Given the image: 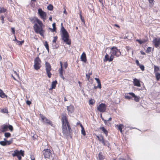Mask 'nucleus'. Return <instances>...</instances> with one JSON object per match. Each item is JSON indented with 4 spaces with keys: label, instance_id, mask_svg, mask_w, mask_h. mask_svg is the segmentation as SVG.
<instances>
[{
    "label": "nucleus",
    "instance_id": "nucleus-15",
    "mask_svg": "<svg viewBox=\"0 0 160 160\" xmlns=\"http://www.w3.org/2000/svg\"><path fill=\"white\" fill-rule=\"evenodd\" d=\"M67 109L68 112L72 113L74 111V107L72 105H70L69 106H67Z\"/></svg>",
    "mask_w": 160,
    "mask_h": 160
},
{
    "label": "nucleus",
    "instance_id": "nucleus-48",
    "mask_svg": "<svg viewBox=\"0 0 160 160\" xmlns=\"http://www.w3.org/2000/svg\"><path fill=\"white\" fill-rule=\"evenodd\" d=\"M26 103L28 105H30L31 104V102L29 100L27 101Z\"/></svg>",
    "mask_w": 160,
    "mask_h": 160
},
{
    "label": "nucleus",
    "instance_id": "nucleus-59",
    "mask_svg": "<svg viewBox=\"0 0 160 160\" xmlns=\"http://www.w3.org/2000/svg\"><path fill=\"white\" fill-rule=\"evenodd\" d=\"M63 79H64V78L63 76V74L62 75H59Z\"/></svg>",
    "mask_w": 160,
    "mask_h": 160
},
{
    "label": "nucleus",
    "instance_id": "nucleus-50",
    "mask_svg": "<svg viewBox=\"0 0 160 160\" xmlns=\"http://www.w3.org/2000/svg\"><path fill=\"white\" fill-rule=\"evenodd\" d=\"M105 144H106V146L108 147L110 145V144L107 141H105Z\"/></svg>",
    "mask_w": 160,
    "mask_h": 160
},
{
    "label": "nucleus",
    "instance_id": "nucleus-39",
    "mask_svg": "<svg viewBox=\"0 0 160 160\" xmlns=\"http://www.w3.org/2000/svg\"><path fill=\"white\" fill-rule=\"evenodd\" d=\"M138 66L142 71L144 70V66L143 65L140 64Z\"/></svg>",
    "mask_w": 160,
    "mask_h": 160
},
{
    "label": "nucleus",
    "instance_id": "nucleus-20",
    "mask_svg": "<svg viewBox=\"0 0 160 160\" xmlns=\"http://www.w3.org/2000/svg\"><path fill=\"white\" fill-rule=\"evenodd\" d=\"M95 79L96 80L98 84V88L100 89L101 88V85L99 79L98 78H95Z\"/></svg>",
    "mask_w": 160,
    "mask_h": 160
},
{
    "label": "nucleus",
    "instance_id": "nucleus-14",
    "mask_svg": "<svg viewBox=\"0 0 160 160\" xmlns=\"http://www.w3.org/2000/svg\"><path fill=\"white\" fill-rule=\"evenodd\" d=\"M129 94L132 96L134 98V100L136 102H138L140 100V98L139 96H136L135 94L133 92H129Z\"/></svg>",
    "mask_w": 160,
    "mask_h": 160
},
{
    "label": "nucleus",
    "instance_id": "nucleus-12",
    "mask_svg": "<svg viewBox=\"0 0 160 160\" xmlns=\"http://www.w3.org/2000/svg\"><path fill=\"white\" fill-rule=\"evenodd\" d=\"M43 154L45 158H49L50 155L51 154V151L49 149L44 150L43 151Z\"/></svg>",
    "mask_w": 160,
    "mask_h": 160
},
{
    "label": "nucleus",
    "instance_id": "nucleus-33",
    "mask_svg": "<svg viewBox=\"0 0 160 160\" xmlns=\"http://www.w3.org/2000/svg\"><path fill=\"white\" fill-rule=\"evenodd\" d=\"M79 15H80V19H81V21L82 22H83L84 23H85V21H84V19L82 18V15L81 14V11L80 12V13L79 14Z\"/></svg>",
    "mask_w": 160,
    "mask_h": 160
},
{
    "label": "nucleus",
    "instance_id": "nucleus-34",
    "mask_svg": "<svg viewBox=\"0 0 160 160\" xmlns=\"http://www.w3.org/2000/svg\"><path fill=\"white\" fill-rule=\"evenodd\" d=\"M98 140L101 142H102L104 140L103 137L102 135H100V138L98 139Z\"/></svg>",
    "mask_w": 160,
    "mask_h": 160
},
{
    "label": "nucleus",
    "instance_id": "nucleus-30",
    "mask_svg": "<svg viewBox=\"0 0 160 160\" xmlns=\"http://www.w3.org/2000/svg\"><path fill=\"white\" fill-rule=\"evenodd\" d=\"M0 144L2 146H5L7 145L6 141H1L0 142Z\"/></svg>",
    "mask_w": 160,
    "mask_h": 160
},
{
    "label": "nucleus",
    "instance_id": "nucleus-9",
    "mask_svg": "<svg viewBox=\"0 0 160 160\" xmlns=\"http://www.w3.org/2000/svg\"><path fill=\"white\" fill-rule=\"evenodd\" d=\"M40 116L42 120L44 123L48 124L50 125L51 126H52L53 124L51 121L48 119L46 117L44 116L42 114H40Z\"/></svg>",
    "mask_w": 160,
    "mask_h": 160
},
{
    "label": "nucleus",
    "instance_id": "nucleus-11",
    "mask_svg": "<svg viewBox=\"0 0 160 160\" xmlns=\"http://www.w3.org/2000/svg\"><path fill=\"white\" fill-rule=\"evenodd\" d=\"M38 13L42 19L43 20L46 19V13L43 11L41 8H39L38 10Z\"/></svg>",
    "mask_w": 160,
    "mask_h": 160
},
{
    "label": "nucleus",
    "instance_id": "nucleus-57",
    "mask_svg": "<svg viewBox=\"0 0 160 160\" xmlns=\"http://www.w3.org/2000/svg\"><path fill=\"white\" fill-rule=\"evenodd\" d=\"M99 2L102 3V6L103 5V0H99Z\"/></svg>",
    "mask_w": 160,
    "mask_h": 160
},
{
    "label": "nucleus",
    "instance_id": "nucleus-49",
    "mask_svg": "<svg viewBox=\"0 0 160 160\" xmlns=\"http://www.w3.org/2000/svg\"><path fill=\"white\" fill-rule=\"evenodd\" d=\"M136 63L138 66H139V65L140 64L139 62V61L138 60H136L135 61Z\"/></svg>",
    "mask_w": 160,
    "mask_h": 160
},
{
    "label": "nucleus",
    "instance_id": "nucleus-26",
    "mask_svg": "<svg viewBox=\"0 0 160 160\" xmlns=\"http://www.w3.org/2000/svg\"><path fill=\"white\" fill-rule=\"evenodd\" d=\"M155 77L157 80H159L160 78V73L158 72H156L155 73Z\"/></svg>",
    "mask_w": 160,
    "mask_h": 160
},
{
    "label": "nucleus",
    "instance_id": "nucleus-37",
    "mask_svg": "<svg viewBox=\"0 0 160 160\" xmlns=\"http://www.w3.org/2000/svg\"><path fill=\"white\" fill-rule=\"evenodd\" d=\"M58 37L57 36H55L53 37V40L52 41L53 43L56 44V41L58 39Z\"/></svg>",
    "mask_w": 160,
    "mask_h": 160
},
{
    "label": "nucleus",
    "instance_id": "nucleus-55",
    "mask_svg": "<svg viewBox=\"0 0 160 160\" xmlns=\"http://www.w3.org/2000/svg\"><path fill=\"white\" fill-rule=\"evenodd\" d=\"M102 143L103 144V145L106 146V145L105 144V141L104 140L103 142H102Z\"/></svg>",
    "mask_w": 160,
    "mask_h": 160
},
{
    "label": "nucleus",
    "instance_id": "nucleus-5",
    "mask_svg": "<svg viewBox=\"0 0 160 160\" xmlns=\"http://www.w3.org/2000/svg\"><path fill=\"white\" fill-rule=\"evenodd\" d=\"M13 157H17L19 160H21L22 159L21 156H24V151L21 150L20 151L15 150L14 151V153L12 154Z\"/></svg>",
    "mask_w": 160,
    "mask_h": 160
},
{
    "label": "nucleus",
    "instance_id": "nucleus-45",
    "mask_svg": "<svg viewBox=\"0 0 160 160\" xmlns=\"http://www.w3.org/2000/svg\"><path fill=\"white\" fill-rule=\"evenodd\" d=\"M89 103L90 105H93L94 103V102L92 100H90L89 101Z\"/></svg>",
    "mask_w": 160,
    "mask_h": 160
},
{
    "label": "nucleus",
    "instance_id": "nucleus-2",
    "mask_svg": "<svg viewBox=\"0 0 160 160\" xmlns=\"http://www.w3.org/2000/svg\"><path fill=\"white\" fill-rule=\"evenodd\" d=\"M61 121L62 132L64 134L68 136L71 132L72 130L66 116L63 114L62 115Z\"/></svg>",
    "mask_w": 160,
    "mask_h": 160
},
{
    "label": "nucleus",
    "instance_id": "nucleus-1",
    "mask_svg": "<svg viewBox=\"0 0 160 160\" xmlns=\"http://www.w3.org/2000/svg\"><path fill=\"white\" fill-rule=\"evenodd\" d=\"M29 19L31 22L34 23L37 22L39 25V26L36 23L33 26L34 30L36 33L39 34L41 36L43 37V33L45 31L42 28L43 23L42 22L36 17H32Z\"/></svg>",
    "mask_w": 160,
    "mask_h": 160
},
{
    "label": "nucleus",
    "instance_id": "nucleus-42",
    "mask_svg": "<svg viewBox=\"0 0 160 160\" xmlns=\"http://www.w3.org/2000/svg\"><path fill=\"white\" fill-rule=\"evenodd\" d=\"M159 70V69L158 67H157L155 66H154V71L158 72Z\"/></svg>",
    "mask_w": 160,
    "mask_h": 160
},
{
    "label": "nucleus",
    "instance_id": "nucleus-13",
    "mask_svg": "<svg viewBox=\"0 0 160 160\" xmlns=\"http://www.w3.org/2000/svg\"><path fill=\"white\" fill-rule=\"evenodd\" d=\"M153 42L156 48L159 47L160 45V38H155L153 40Z\"/></svg>",
    "mask_w": 160,
    "mask_h": 160
},
{
    "label": "nucleus",
    "instance_id": "nucleus-60",
    "mask_svg": "<svg viewBox=\"0 0 160 160\" xmlns=\"http://www.w3.org/2000/svg\"><path fill=\"white\" fill-rule=\"evenodd\" d=\"M60 67H62V63L61 62H60Z\"/></svg>",
    "mask_w": 160,
    "mask_h": 160
},
{
    "label": "nucleus",
    "instance_id": "nucleus-62",
    "mask_svg": "<svg viewBox=\"0 0 160 160\" xmlns=\"http://www.w3.org/2000/svg\"><path fill=\"white\" fill-rule=\"evenodd\" d=\"M79 123L80 127H81V128H84L83 127V126L82 124L81 123Z\"/></svg>",
    "mask_w": 160,
    "mask_h": 160
},
{
    "label": "nucleus",
    "instance_id": "nucleus-17",
    "mask_svg": "<svg viewBox=\"0 0 160 160\" xmlns=\"http://www.w3.org/2000/svg\"><path fill=\"white\" fill-rule=\"evenodd\" d=\"M81 61L86 62L87 61L86 56L85 53L83 52L81 56Z\"/></svg>",
    "mask_w": 160,
    "mask_h": 160
},
{
    "label": "nucleus",
    "instance_id": "nucleus-8",
    "mask_svg": "<svg viewBox=\"0 0 160 160\" xmlns=\"http://www.w3.org/2000/svg\"><path fill=\"white\" fill-rule=\"evenodd\" d=\"M45 67L47 75L48 78H50L51 77V76L52 75V74L50 72V71L52 69L51 65L48 62H45Z\"/></svg>",
    "mask_w": 160,
    "mask_h": 160
},
{
    "label": "nucleus",
    "instance_id": "nucleus-61",
    "mask_svg": "<svg viewBox=\"0 0 160 160\" xmlns=\"http://www.w3.org/2000/svg\"><path fill=\"white\" fill-rule=\"evenodd\" d=\"M114 26H115V27H117V28H120V27H119V25H118V24H115L114 25Z\"/></svg>",
    "mask_w": 160,
    "mask_h": 160
},
{
    "label": "nucleus",
    "instance_id": "nucleus-6",
    "mask_svg": "<svg viewBox=\"0 0 160 160\" xmlns=\"http://www.w3.org/2000/svg\"><path fill=\"white\" fill-rule=\"evenodd\" d=\"M8 129L11 132H12L13 131V128L12 125L8 124V125L3 124L1 126V132H4L8 130Z\"/></svg>",
    "mask_w": 160,
    "mask_h": 160
},
{
    "label": "nucleus",
    "instance_id": "nucleus-53",
    "mask_svg": "<svg viewBox=\"0 0 160 160\" xmlns=\"http://www.w3.org/2000/svg\"><path fill=\"white\" fill-rule=\"evenodd\" d=\"M8 19L10 22H12V19L10 17L8 18Z\"/></svg>",
    "mask_w": 160,
    "mask_h": 160
},
{
    "label": "nucleus",
    "instance_id": "nucleus-44",
    "mask_svg": "<svg viewBox=\"0 0 160 160\" xmlns=\"http://www.w3.org/2000/svg\"><path fill=\"white\" fill-rule=\"evenodd\" d=\"M125 98L128 99H130L131 98V97L130 96L125 95Z\"/></svg>",
    "mask_w": 160,
    "mask_h": 160
},
{
    "label": "nucleus",
    "instance_id": "nucleus-4",
    "mask_svg": "<svg viewBox=\"0 0 160 160\" xmlns=\"http://www.w3.org/2000/svg\"><path fill=\"white\" fill-rule=\"evenodd\" d=\"M111 50L112 54H111L109 58V62L112 61L114 58V55L118 57L121 55V52L120 50L116 47H113L111 48Z\"/></svg>",
    "mask_w": 160,
    "mask_h": 160
},
{
    "label": "nucleus",
    "instance_id": "nucleus-35",
    "mask_svg": "<svg viewBox=\"0 0 160 160\" xmlns=\"http://www.w3.org/2000/svg\"><path fill=\"white\" fill-rule=\"evenodd\" d=\"M24 41H17V42H16L17 44L18 45H22V44L24 42Z\"/></svg>",
    "mask_w": 160,
    "mask_h": 160
},
{
    "label": "nucleus",
    "instance_id": "nucleus-38",
    "mask_svg": "<svg viewBox=\"0 0 160 160\" xmlns=\"http://www.w3.org/2000/svg\"><path fill=\"white\" fill-rule=\"evenodd\" d=\"M6 9L4 8H3L0 7V12H5L6 11Z\"/></svg>",
    "mask_w": 160,
    "mask_h": 160
},
{
    "label": "nucleus",
    "instance_id": "nucleus-64",
    "mask_svg": "<svg viewBox=\"0 0 160 160\" xmlns=\"http://www.w3.org/2000/svg\"><path fill=\"white\" fill-rule=\"evenodd\" d=\"M119 160H126L124 158H119Z\"/></svg>",
    "mask_w": 160,
    "mask_h": 160
},
{
    "label": "nucleus",
    "instance_id": "nucleus-16",
    "mask_svg": "<svg viewBox=\"0 0 160 160\" xmlns=\"http://www.w3.org/2000/svg\"><path fill=\"white\" fill-rule=\"evenodd\" d=\"M133 82L134 86L138 87H140L141 85L140 84V81L139 80L136 78L133 79Z\"/></svg>",
    "mask_w": 160,
    "mask_h": 160
},
{
    "label": "nucleus",
    "instance_id": "nucleus-58",
    "mask_svg": "<svg viewBox=\"0 0 160 160\" xmlns=\"http://www.w3.org/2000/svg\"><path fill=\"white\" fill-rule=\"evenodd\" d=\"M140 52L141 54L143 55H145V53L142 51H141Z\"/></svg>",
    "mask_w": 160,
    "mask_h": 160
},
{
    "label": "nucleus",
    "instance_id": "nucleus-51",
    "mask_svg": "<svg viewBox=\"0 0 160 160\" xmlns=\"http://www.w3.org/2000/svg\"><path fill=\"white\" fill-rule=\"evenodd\" d=\"M64 67L65 68H66L68 67L67 63L66 62L64 64Z\"/></svg>",
    "mask_w": 160,
    "mask_h": 160
},
{
    "label": "nucleus",
    "instance_id": "nucleus-27",
    "mask_svg": "<svg viewBox=\"0 0 160 160\" xmlns=\"http://www.w3.org/2000/svg\"><path fill=\"white\" fill-rule=\"evenodd\" d=\"M7 145H9L11 144L13 142V139L12 138L9 141L6 140Z\"/></svg>",
    "mask_w": 160,
    "mask_h": 160
},
{
    "label": "nucleus",
    "instance_id": "nucleus-29",
    "mask_svg": "<svg viewBox=\"0 0 160 160\" xmlns=\"http://www.w3.org/2000/svg\"><path fill=\"white\" fill-rule=\"evenodd\" d=\"M4 136L6 138H8L11 137V134L9 132H5Z\"/></svg>",
    "mask_w": 160,
    "mask_h": 160
},
{
    "label": "nucleus",
    "instance_id": "nucleus-28",
    "mask_svg": "<svg viewBox=\"0 0 160 160\" xmlns=\"http://www.w3.org/2000/svg\"><path fill=\"white\" fill-rule=\"evenodd\" d=\"M53 6L51 4H50L48 6L47 8L48 10L50 11L52 10L53 9Z\"/></svg>",
    "mask_w": 160,
    "mask_h": 160
},
{
    "label": "nucleus",
    "instance_id": "nucleus-24",
    "mask_svg": "<svg viewBox=\"0 0 160 160\" xmlns=\"http://www.w3.org/2000/svg\"><path fill=\"white\" fill-rule=\"evenodd\" d=\"M149 2V6L150 7H152L154 5V1L153 0H148Z\"/></svg>",
    "mask_w": 160,
    "mask_h": 160
},
{
    "label": "nucleus",
    "instance_id": "nucleus-40",
    "mask_svg": "<svg viewBox=\"0 0 160 160\" xmlns=\"http://www.w3.org/2000/svg\"><path fill=\"white\" fill-rule=\"evenodd\" d=\"M151 49H152V48L150 47H148L147 49V50H146V52L147 53H149L150 52H151Z\"/></svg>",
    "mask_w": 160,
    "mask_h": 160
},
{
    "label": "nucleus",
    "instance_id": "nucleus-31",
    "mask_svg": "<svg viewBox=\"0 0 160 160\" xmlns=\"http://www.w3.org/2000/svg\"><path fill=\"white\" fill-rule=\"evenodd\" d=\"M122 125L121 124H120L118 126V129L120 130L121 133H122Z\"/></svg>",
    "mask_w": 160,
    "mask_h": 160
},
{
    "label": "nucleus",
    "instance_id": "nucleus-25",
    "mask_svg": "<svg viewBox=\"0 0 160 160\" xmlns=\"http://www.w3.org/2000/svg\"><path fill=\"white\" fill-rule=\"evenodd\" d=\"M44 45L46 47L47 50L48 52H49V47L47 41H45L44 43Z\"/></svg>",
    "mask_w": 160,
    "mask_h": 160
},
{
    "label": "nucleus",
    "instance_id": "nucleus-63",
    "mask_svg": "<svg viewBox=\"0 0 160 160\" xmlns=\"http://www.w3.org/2000/svg\"><path fill=\"white\" fill-rule=\"evenodd\" d=\"M59 75H62L63 74V71L59 72Z\"/></svg>",
    "mask_w": 160,
    "mask_h": 160
},
{
    "label": "nucleus",
    "instance_id": "nucleus-32",
    "mask_svg": "<svg viewBox=\"0 0 160 160\" xmlns=\"http://www.w3.org/2000/svg\"><path fill=\"white\" fill-rule=\"evenodd\" d=\"M92 74V72H89L88 74L86 73V78H87L88 80H89L90 76Z\"/></svg>",
    "mask_w": 160,
    "mask_h": 160
},
{
    "label": "nucleus",
    "instance_id": "nucleus-21",
    "mask_svg": "<svg viewBox=\"0 0 160 160\" xmlns=\"http://www.w3.org/2000/svg\"><path fill=\"white\" fill-rule=\"evenodd\" d=\"M0 96L2 98L7 97V95L3 92V91L1 89H0Z\"/></svg>",
    "mask_w": 160,
    "mask_h": 160
},
{
    "label": "nucleus",
    "instance_id": "nucleus-18",
    "mask_svg": "<svg viewBox=\"0 0 160 160\" xmlns=\"http://www.w3.org/2000/svg\"><path fill=\"white\" fill-rule=\"evenodd\" d=\"M100 129L102 130V131L104 133L106 136H107L108 135V131L104 127H100L99 128Z\"/></svg>",
    "mask_w": 160,
    "mask_h": 160
},
{
    "label": "nucleus",
    "instance_id": "nucleus-7",
    "mask_svg": "<svg viewBox=\"0 0 160 160\" xmlns=\"http://www.w3.org/2000/svg\"><path fill=\"white\" fill-rule=\"evenodd\" d=\"M41 61L38 57H37L34 60V67L35 70H38L41 67L40 63Z\"/></svg>",
    "mask_w": 160,
    "mask_h": 160
},
{
    "label": "nucleus",
    "instance_id": "nucleus-23",
    "mask_svg": "<svg viewBox=\"0 0 160 160\" xmlns=\"http://www.w3.org/2000/svg\"><path fill=\"white\" fill-rule=\"evenodd\" d=\"M109 55L107 54L105 55L104 58L103 59L104 62H107L108 61L109 62Z\"/></svg>",
    "mask_w": 160,
    "mask_h": 160
},
{
    "label": "nucleus",
    "instance_id": "nucleus-41",
    "mask_svg": "<svg viewBox=\"0 0 160 160\" xmlns=\"http://www.w3.org/2000/svg\"><path fill=\"white\" fill-rule=\"evenodd\" d=\"M1 112L4 113H8V110L7 109H4L1 110Z\"/></svg>",
    "mask_w": 160,
    "mask_h": 160
},
{
    "label": "nucleus",
    "instance_id": "nucleus-43",
    "mask_svg": "<svg viewBox=\"0 0 160 160\" xmlns=\"http://www.w3.org/2000/svg\"><path fill=\"white\" fill-rule=\"evenodd\" d=\"M0 19L2 20V23H4V18L3 16H2L0 17Z\"/></svg>",
    "mask_w": 160,
    "mask_h": 160
},
{
    "label": "nucleus",
    "instance_id": "nucleus-56",
    "mask_svg": "<svg viewBox=\"0 0 160 160\" xmlns=\"http://www.w3.org/2000/svg\"><path fill=\"white\" fill-rule=\"evenodd\" d=\"M63 71V69L62 68V67H60V68L59 69V72Z\"/></svg>",
    "mask_w": 160,
    "mask_h": 160
},
{
    "label": "nucleus",
    "instance_id": "nucleus-54",
    "mask_svg": "<svg viewBox=\"0 0 160 160\" xmlns=\"http://www.w3.org/2000/svg\"><path fill=\"white\" fill-rule=\"evenodd\" d=\"M52 26L53 28H56V24L55 23H54L52 24Z\"/></svg>",
    "mask_w": 160,
    "mask_h": 160
},
{
    "label": "nucleus",
    "instance_id": "nucleus-10",
    "mask_svg": "<svg viewBox=\"0 0 160 160\" xmlns=\"http://www.w3.org/2000/svg\"><path fill=\"white\" fill-rule=\"evenodd\" d=\"M106 109V106L104 103H102L100 104L97 107L98 110L102 112H104Z\"/></svg>",
    "mask_w": 160,
    "mask_h": 160
},
{
    "label": "nucleus",
    "instance_id": "nucleus-3",
    "mask_svg": "<svg viewBox=\"0 0 160 160\" xmlns=\"http://www.w3.org/2000/svg\"><path fill=\"white\" fill-rule=\"evenodd\" d=\"M61 31L62 32L61 34L62 39L67 44L70 45L71 41L69 39V35L67 31L63 26H62L61 28Z\"/></svg>",
    "mask_w": 160,
    "mask_h": 160
},
{
    "label": "nucleus",
    "instance_id": "nucleus-52",
    "mask_svg": "<svg viewBox=\"0 0 160 160\" xmlns=\"http://www.w3.org/2000/svg\"><path fill=\"white\" fill-rule=\"evenodd\" d=\"M56 28H52L51 30V31L52 32H54L56 31Z\"/></svg>",
    "mask_w": 160,
    "mask_h": 160
},
{
    "label": "nucleus",
    "instance_id": "nucleus-36",
    "mask_svg": "<svg viewBox=\"0 0 160 160\" xmlns=\"http://www.w3.org/2000/svg\"><path fill=\"white\" fill-rule=\"evenodd\" d=\"M81 133L84 136H85L86 135V132L84 130V128H82L81 129Z\"/></svg>",
    "mask_w": 160,
    "mask_h": 160
},
{
    "label": "nucleus",
    "instance_id": "nucleus-22",
    "mask_svg": "<svg viewBox=\"0 0 160 160\" xmlns=\"http://www.w3.org/2000/svg\"><path fill=\"white\" fill-rule=\"evenodd\" d=\"M98 157L99 160H103L104 159V156L102 155V153L101 152H100L98 155Z\"/></svg>",
    "mask_w": 160,
    "mask_h": 160
},
{
    "label": "nucleus",
    "instance_id": "nucleus-19",
    "mask_svg": "<svg viewBox=\"0 0 160 160\" xmlns=\"http://www.w3.org/2000/svg\"><path fill=\"white\" fill-rule=\"evenodd\" d=\"M57 84V81L56 80H55L54 81H52V84H51L52 88L50 89L55 88L56 87V85Z\"/></svg>",
    "mask_w": 160,
    "mask_h": 160
},
{
    "label": "nucleus",
    "instance_id": "nucleus-47",
    "mask_svg": "<svg viewBox=\"0 0 160 160\" xmlns=\"http://www.w3.org/2000/svg\"><path fill=\"white\" fill-rule=\"evenodd\" d=\"M136 41H137L140 44H142V40H138V39H137L136 40Z\"/></svg>",
    "mask_w": 160,
    "mask_h": 160
},
{
    "label": "nucleus",
    "instance_id": "nucleus-46",
    "mask_svg": "<svg viewBox=\"0 0 160 160\" xmlns=\"http://www.w3.org/2000/svg\"><path fill=\"white\" fill-rule=\"evenodd\" d=\"M12 32L13 34H15V28H11Z\"/></svg>",
    "mask_w": 160,
    "mask_h": 160
}]
</instances>
